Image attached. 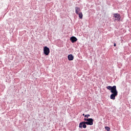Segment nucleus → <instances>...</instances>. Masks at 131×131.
<instances>
[{
    "label": "nucleus",
    "instance_id": "f257e3e1",
    "mask_svg": "<svg viewBox=\"0 0 131 131\" xmlns=\"http://www.w3.org/2000/svg\"><path fill=\"white\" fill-rule=\"evenodd\" d=\"M106 89H107V90H109V91H111V92L113 93L110 96V99H111V100H115V97H116V96L118 95V92H117V90L116 89V86H107L106 87Z\"/></svg>",
    "mask_w": 131,
    "mask_h": 131
},
{
    "label": "nucleus",
    "instance_id": "f03ea898",
    "mask_svg": "<svg viewBox=\"0 0 131 131\" xmlns=\"http://www.w3.org/2000/svg\"><path fill=\"white\" fill-rule=\"evenodd\" d=\"M94 120L92 118H89L87 119L86 122H81L79 123V127L80 128H82V124H83V128H86V125H93L94 124Z\"/></svg>",
    "mask_w": 131,
    "mask_h": 131
},
{
    "label": "nucleus",
    "instance_id": "7ed1b4c3",
    "mask_svg": "<svg viewBox=\"0 0 131 131\" xmlns=\"http://www.w3.org/2000/svg\"><path fill=\"white\" fill-rule=\"evenodd\" d=\"M43 53L46 56H49L50 54V48L47 46H45L43 48Z\"/></svg>",
    "mask_w": 131,
    "mask_h": 131
},
{
    "label": "nucleus",
    "instance_id": "20e7f679",
    "mask_svg": "<svg viewBox=\"0 0 131 131\" xmlns=\"http://www.w3.org/2000/svg\"><path fill=\"white\" fill-rule=\"evenodd\" d=\"M114 17L116 18L115 20H117V21H120L121 17L120 14L119 13L114 14Z\"/></svg>",
    "mask_w": 131,
    "mask_h": 131
},
{
    "label": "nucleus",
    "instance_id": "39448f33",
    "mask_svg": "<svg viewBox=\"0 0 131 131\" xmlns=\"http://www.w3.org/2000/svg\"><path fill=\"white\" fill-rule=\"evenodd\" d=\"M70 39L73 43L75 42V41H77V38L75 36L71 37Z\"/></svg>",
    "mask_w": 131,
    "mask_h": 131
},
{
    "label": "nucleus",
    "instance_id": "423d86ee",
    "mask_svg": "<svg viewBox=\"0 0 131 131\" xmlns=\"http://www.w3.org/2000/svg\"><path fill=\"white\" fill-rule=\"evenodd\" d=\"M68 59L69 61H73V59H74V56L72 54H70L68 56Z\"/></svg>",
    "mask_w": 131,
    "mask_h": 131
},
{
    "label": "nucleus",
    "instance_id": "0eeeda50",
    "mask_svg": "<svg viewBox=\"0 0 131 131\" xmlns=\"http://www.w3.org/2000/svg\"><path fill=\"white\" fill-rule=\"evenodd\" d=\"M78 12H80V8L79 7H75V13L77 15H78Z\"/></svg>",
    "mask_w": 131,
    "mask_h": 131
},
{
    "label": "nucleus",
    "instance_id": "6e6552de",
    "mask_svg": "<svg viewBox=\"0 0 131 131\" xmlns=\"http://www.w3.org/2000/svg\"><path fill=\"white\" fill-rule=\"evenodd\" d=\"M78 15H79V18L80 19H82V17H83V15H82V12H79L78 13Z\"/></svg>",
    "mask_w": 131,
    "mask_h": 131
},
{
    "label": "nucleus",
    "instance_id": "1a4fd4ad",
    "mask_svg": "<svg viewBox=\"0 0 131 131\" xmlns=\"http://www.w3.org/2000/svg\"><path fill=\"white\" fill-rule=\"evenodd\" d=\"M105 129H106L107 131H110V127L108 126H105Z\"/></svg>",
    "mask_w": 131,
    "mask_h": 131
},
{
    "label": "nucleus",
    "instance_id": "9d476101",
    "mask_svg": "<svg viewBox=\"0 0 131 131\" xmlns=\"http://www.w3.org/2000/svg\"><path fill=\"white\" fill-rule=\"evenodd\" d=\"M91 116V115L90 114H88V115H84V117H90Z\"/></svg>",
    "mask_w": 131,
    "mask_h": 131
},
{
    "label": "nucleus",
    "instance_id": "9b49d317",
    "mask_svg": "<svg viewBox=\"0 0 131 131\" xmlns=\"http://www.w3.org/2000/svg\"><path fill=\"white\" fill-rule=\"evenodd\" d=\"M84 120H85V121H88V119H86V118H85L84 119Z\"/></svg>",
    "mask_w": 131,
    "mask_h": 131
},
{
    "label": "nucleus",
    "instance_id": "f8f14e48",
    "mask_svg": "<svg viewBox=\"0 0 131 131\" xmlns=\"http://www.w3.org/2000/svg\"><path fill=\"white\" fill-rule=\"evenodd\" d=\"M114 47H116V43H114Z\"/></svg>",
    "mask_w": 131,
    "mask_h": 131
},
{
    "label": "nucleus",
    "instance_id": "ddd939ff",
    "mask_svg": "<svg viewBox=\"0 0 131 131\" xmlns=\"http://www.w3.org/2000/svg\"><path fill=\"white\" fill-rule=\"evenodd\" d=\"M83 127V124H82V128Z\"/></svg>",
    "mask_w": 131,
    "mask_h": 131
},
{
    "label": "nucleus",
    "instance_id": "4468645a",
    "mask_svg": "<svg viewBox=\"0 0 131 131\" xmlns=\"http://www.w3.org/2000/svg\"><path fill=\"white\" fill-rule=\"evenodd\" d=\"M82 115H83V116H84V114H83Z\"/></svg>",
    "mask_w": 131,
    "mask_h": 131
}]
</instances>
